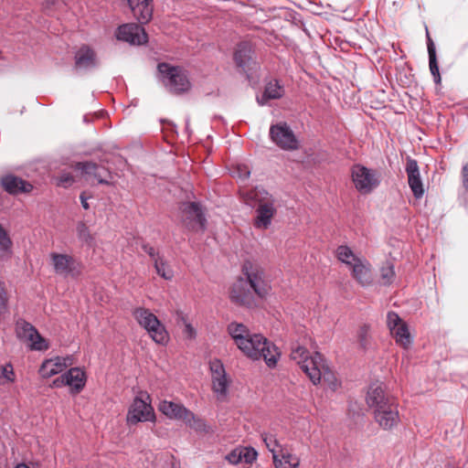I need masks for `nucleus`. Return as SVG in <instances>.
Returning a JSON list of instances; mask_svg holds the SVG:
<instances>
[{"mask_svg":"<svg viewBox=\"0 0 468 468\" xmlns=\"http://www.w3.org/2000/svg\"><path fill=\"white\" fill-rule=\"evenodd\" d=\"M242 277H239L229 291L230 301L238 305L252 308L258 299H265L271 285L265 269L258 262L245 261L241 267Z\"/></svg>","mask_w":468,"mask_h":468,"instance_id":"f257e3e1","label":"nucleus"},{"mask_svg":"<svg viewBox=\"0 0 468 468\" xmlns=\"http://www.w3.org/2000/svg\"><path fill=\"white\" fill-rule=\"evenodd\" d=\"M366 401L374 410V420L381 429L391 431L400 422L398 400L386 395L382 384L373 383L369 386Z\"/></svg>","mask_w":468,"mask_h":468,"instance_id":"f03ea898","label":"nucleus"},{"mask_svg":"<svg viewBox=\"0 0 468 468\" xmlns=\"http://www.w3.org/2000/svg\"><path fill=\"white\" fill-rule=\"evenodd\" d=\"M290 356L300 366L314 385L320 383L323 379L332 390L338 388L337 379L320 353L315 352L314 355H310L306 347L296 345L292 347Z\"/></svg>","mask_w":468,"mask_h":468,"instance_id":"7ed1b4c3","label":"nucleus"},{"mask_svg":"<svg viewBox=\"0 0 468 468\" xmlns=\"http://www.w3.org/2000/svg\"><path fill=\"white\" fill-rule=\"evenodd\" d=\"M245 203L255 207L253 225L258 229H267L277 212L275 197L263 187L256 186L244 194Z\"/></svg>","mask_w":468,"mask_h":468,"instance_id":"20e7f679","label":"nucleus"},{"mask_svg":"<svg viewBox=\"0 0 468 468\" xmlns=\"http://www.w3.org/2000/svg\"><path fill=\"white\" fill-rule=\"evenodd\" d=\"M239 349L253 360L263 359L269 367H275L281 356L277 346L261 334H251Z\"/></svg>","mask_w":468,"mask_h":468,"instance_id":"39448f33","label":"nucleus"},{"mask_svg":"<svg viewBox=\"0 0 468 468\" xmlns=\"http://www.w3.org/2000/svg\"><path fill=\"white\" fill-rule=\"evenodd\" d=\"M158 71L165 87L173 93H183L189 90L191 83L186 70L168 63H159Z\"/></svg>","mask_w":468,"mask_h":468,"instance_id":"423d86ee","label":"nucleus"},{"mask_svg":"<svg viewBox=\"0 0 468 468\" xmlns=\"http://www.w3.org/2000/svg\"><path fill=\"white\" fill-rule=\"evenodd\" d=\"M350 174L355 188L363 195L372 193L381 182L380 175L377 170L361 164L352 165Z\"/></svg>","mask_w":468,"mask_h":468,"instance_id":"0eeeda50","label":"nucleus"},{"mask_svg":"<svg viewBox=\"0 0 468 468\" xmlns=\"http://www.w3.org/2000/svg\"><path fill=\"white\" fill-rule=\"evenodd\" d=\"M183 226L193 232H204L207 229L205 209L199 202H184L180 207Z\"/></svg>","mask_w":468,"mask_h":468,"instance_id":"6e6552de","label":"nucleus"},{"mask_svg":"<svg viewBox=\"0 0 468 468\" xmlns=\"http://www.w3.org/2000/svg\"><path fill=\"white\" fill-rule=\"evenodd\" d=\"M128 424L138 422L153 421L155 420L154 409L151 405V399L148 393L140 392L131 404L127 417Z\"/></svg>","mask_w":468,"mask_h":468,"instance_id":"1a4fd4ad","label":"nucleus"},{"mask_svg":"<svg viewBox=\"0 0 468 468\" xmlns=\"http://www.w3.org/2000/svg\"><path fill=\"white\" fill-rule=\"evenodd\" d=\"M270 136L272 142L281 149L292 151L299 147V142L294 133L286 122L271 125Z\"/></svg>","mask_w":468,"mask_h":468,"instance_id":"9d476101","label":"nucleus"},{"mask_svg":"<svg viewBox=\"0 0 468 468\" xmlns=\"http://www.w3.org/2000/svg\"><path fill=\"white\" fill-rule=\"evenodd\" d=\"M50 259L57 274L78 278L81 273V264L72 256L63 253L52 252Z\"/></svg>","mask_w":468,"mask_h":468,"instance_id":"9b49d317","label":"nucleus"},{"mask_svg":"<svg viewBox=\"0 0 468 468\" xmlns=\"http://www.w3.org/2000/svg\"><path fill=\"white\" fill-rule=\"evenodd\" d=\"M209 369L211 374L212 390L217 395L218 399H223L227 397L229 380L223 363L218 359L209 361Z\"/></svg>","mask_w":468,"mask_h":468,"instance_id":"f8f14e48","label":"nucleus"},{"mask_svg":"<svg viewBox=\"0 0 468 468\" xmlns=\"http://www.w3.org/2000/svg\"><path fill=\"white\" fill-rule=\"evenodd\" d=\"M16 334L19 338L25 339L28 343L31 350L46 351L49 347L48 342L28 322H18L16 324Z\"/></svg>","mask_w":468,"mask_h":468,"instance_id":"ddd939ff","label":"nucleus"},{"mask_svg":"<svg viewBox=\"0 0 468 468\" xmlns=\"http://www.w3.org/2000/svg\"><path fill=\"white\" fill-rule=\"evenodd\" d=\"M117 38L133 45H143L148 40L147 33L143 25L128 23L120 26L117 29Z\"/></svg>","mask_w":468,"mask_h":468,"instance_id":"4468645a","label":"nucleus"},{"mask_svg":"<svg viewBox=\"0 0 468 468\" xmlns=\"http://www.w3.org/2000/svg\"><path fill=\"white\" fill-rule=\"evenodd\" d=\"M75 169L80 171L87 180H97L99 184L108 185L106 179L109 171L103 165L93 162H79L75 165Z\"/></svg>","mask_w":468,"mask_h":468,"instance_id":"2eb2a0df","label":"nucleus"},{"mask_svg":"<svg viewBox=\"0 0 468 468\" xmlns=\"http://www.w3.org/2000/svg\"><path fill=\"white\" fill-rule=\"evenodd\" d=\"M129 7L141 25L148 24L153 18V0H127Z\"/></svg>","mask_w":468,"mask_h":468,"instance_id":"dca6fc26","label":"nucleus"},{"mask_svg":"<svg viewBox=\"0 0 468 468\" xmlns=\"http://www.w3.org/2000/svg\"><path fill=\"white\" fill-rule=\"evenodd\" d=\"M406 173L408 176V183L414 197L420 199L423 197L424 188L420 179L419 165L416 160L409 158L406 164Z\"/></svg>","mask_w":468,"mask_h":468,"instance_id":"f3484780","label":"nucleus"},{"mask_svg":"<svg viewBox=\"0 0 468 468\" xmlns=\"http://www.w3.org/2000/svg\"><path fill=\"white\" fill-rule=\"evenodd\" d=\"M71 364L69 357L55 356L45 359L40 367L39 374L44 378H49L65 370Z\"/></svg>","mask_w":468,"mask_h":468,"instance_id":"a211bd4d","label":"nucleus"},{"mask_svg":"<svg viewBox=\"0 0 468 468\" xmlns=\"http://www.w3.org/2000/svg\"><path fill=\"white\" fill-rule=\"evenodd\" d=\"M252 48L249 42H241L237 46L234 53V60L239 68L247 74L248 78L250 75L249 70L252 69L256 66V63L252 61Z\"/></svg>","mask_w":468,"mask_h":468,"instance_id":"6ab92c4d","label":"nucleus"},{"mask_svg":"<svg viewBox=\"0 0 468 468\" xmlns=\"http://www.w3.org/2000/svg\"><path fill=\"white\" fill-rule=\"evenodd\" d=\"M352 277L363 287L368 286L373 282V274L370 263L360 258L349 267Z\"/></svg>","mask_w":468,"mask_h":468,"instance_id":"aec40b11","label":"nucleus"},{"mask_svg":"<svg viewBox=\"0 0 468 468\" xmlns=\"http://www.w3.org/2000/svg\"><path fill=\"white\" fill-rule=\"evenodd\" d=\"M158 410L170 420L183 421L186 416H192V411L186 409L182 403L166 399L160 401Z\"/></svg>","mask_w":468,"mask_h":468,"instance_id":"412c9836","label":"nucleus"},{"mask_svg":"<svg viewBox=\"0 0 468 468\" xmlns=\"http://www.w3.org/2000/svg\"><path fill=\"white\" fill-rule=\"evenodd\" d=\"M1 184L4 189L11 195L28 193L33 188V186L29 182L13 175L3 176Z\"/></svg>","mask_w":468,"mask_h":468,"instance_id":"4be33fe9","label":"nucleus"},{"mask_svg":"<svg viewBox=\"0 0 468 468\" xmlns=\"http://www.w3.org/2000/svg\"><path fill=\"white\" fill-rule=\"evenodd\" d=\"M272 461L275 468H298L300 465V458L286 445L274 454Z\"/></svg>","mask_w":468,"mask_h":468,"instance_id":"5701e85b","label":"nucleus"},{"mask_svg":"<svg viewBox=\"0 0 468 468\" xmlns=\"http://www.w3.org/2000/svg\"><path fill=\"white\" fill-rule=\"evenodd\" d=\"M66 384L70 388L71 393H80L85 387L87 377L83 369L71 367L66 373Z\"/></svg>","mask_w":468,"mask_h":468,"instance_id":"b1692460","label":"nucleus"},{"mask_svg":"<svg viewBox=\"0 0 468 468\" xmlns=\"http://www.w3.org/2000/svg\"><path fill=\"white\" fill-rule=\"evenodd\" d=\"M95 52L88 46H82L75 54V68L78 69H90L95 68Z\"/></svg>","mask_w":468,"mask_h":468,"instance_id":"393cba45","label":"nucleus"},{"mask_svg":"<svg viewBox=\"0 0 468 468\" xmlns=\"http://www.w3.org/2000/svg\"><path fill=\"white\" fill-rule=\"evenodd\" d=\"M284 95V89L277 80L269 81L264 89V92L261 97H257V102L263 106L269 100L281 99Z\"/></svg>","mask_w":468,"mask_h":468,"instance_id":"a878e982","label":"nucleus"},{"mask_svg":"<svg viewBox=\"0 0 468 468\" xmlns=\"http://www.w3.org/2000/svg\"><path fill=\"white\" fill-rule=\"evenodd\" d=\"M132 314L138 324L145 331L153 325H158L160 321L155 314L149 309L144 307H136L133 310Z\"/></svg>","mask_w":468,"mask_h":468,"instance_id":"bb28decb","label":"nucleus"},{"mask_svg":"<svg viewBox=\"0 0 468 468\" xmlns=\"http://www.w3.org/2000/svg\"><path fill=\"white\" fill-rule=\"evenodd\" d=\"M228 333L234 339L238 347L243 345L244 340L251 335L246 325L235 322L228 325Z\"/></svg>","mask_w":468,"mask_h":468,"instance_id":"cd10ccee","label":"nucleus"},{"mask_svg":"<svg viewBox=\"0 0 468 468\" xmlns=\"http://www.w3.org/2000/svg\"><path fill=\"white\" fill-rule=\"evenodd\" d=\"M428 37V54H429V67L431 74L433 77V80L436 84L441 83V75L439 71V65L436 56V50L435 46L431 38L430 37L429 34L427 33Z\"/></svg>","mask_w":468,"mask_h":468,"instance_id":"c85d7f7f","label":"nucleus"},{"mask_svg":"<svg viewBox=\"0 0 468 468\" xmlns=\"http://www.w3.org/2000/svg\"><path fill=\"white\" fill-rule=\"evenodd\" d=\"M13 255V241L7 231L0 225V261L11 259Z\"/></svg>","mask_w":468,"mask_h":468,"instance_id":"c756f323","label":"nucleus"},{"mask_svg":"<svg viewBox=\"0 0 468 468\" xmlns=\"http://www.w3.org/2000/svg\"><path fill=\"white\" fill-rule=\"evenodd\" d=\"M390 334L395 338L396 343L403 348L407 349L411 345L412 338L406 323L397 326L393 331H390Z\"/></svg>","mask_w":468,"mask_h":468,"instance_id":"7c9ffc66","label":"nucleus"},{"mask_svg":"<svg viewBox=\"0 0 468 468\" xmlns=\"http://www.w3.org/2000/svg\"><path fill=\"white\" fill-rule=\"evenodd\" d=\"M146 332L156 344L165 346L169 341V334L161 321L158 322V325L150 326Z\"/></svg>","mask_w":468,"mask_h":468,"instance_id":"2f4dec72","label":"nucleus"},{"mask_svg":"<svg viewBox=\"0 0 468 468\" xmlns=\"http://www.w3.org/2000/svg\"><path fill=\"white\" fill-rule=\"evenodd\" d=\"M335 256L338 261L348 267L352 266L356 260L360 259L356 256L350 247L346 245L338 246L335 250Z\"/></svg>","mask_w":468,"mask_h":468,"instance_id":"473e14b6","label":"nucleus"},{"mask_svg":"<svg viewBox=\"0 0 468 468\" xmlns=\"http://www.w3.org/2000/svg\"><path fill=\"white\" fill-rule=\"evenodd\" d=\"M154 267L156 273L163 279L166 281H171L173 279L174 271L164 255L154 262Z\"/></svg>","mask_w":468,"mask_h":468,"instance_id":"72a5a7b5","label":"nucleus"},{"mask_svg":"<svg viewBox=\"0 0 468 468\" xmlns=\"http://www.w3.org/2000/svg\"><path fill=\"white\" fill-rule=\"evenodd\" d=\"M183 421L186 426L196 431L197 432L207 433L209 431V428L206 421L203 419L196 416L193 412L192 416H186Z\"/></svg>","mask_w":468,"mask_h":468,"instance_id":"f704fd0d","label":"nucleus"},{"mask_svg":"<svg viewBox=\"0 0 468 468\" xmlns=\"http://www.w3.org/2000/svg\"><path fill=\"white\" fill-rule=\"evenodd\" d=\"M261 439L266 445L267 449L271 452L272 458L274 457V454H277L279 452V450L282 448L284 445H282L276 436L271 433H262Z\"/></svg>","mask_w":468,"mask_h":468,"instance_id":"c9c22d12","label":"nucleus"},{"mask_svg":"<svg viewBox=\"0 0 468 468\" xmlns=\"http://www.w3.org/2000/svg\"><path fill=\"white\" fill-rule=\"evenodd\" d=\"M357 341L359 346L366 349L369 345L370 340V326L367 324H362L356 334Z\"/></svg>","mask_w":468,"mask_h":468,"instance_id":"e433bc0d","label":"nucleus"},{"mask_svg":"<svg viewBox=\"0 0 468 468\" xmlns=\"http://www.w3.org/2000/svg\"><path fill=\"white\" fill-rule=\"evenodd\" d=\"M380 276L385 285H389L392 283L395 278V271L394 266L390 262H387L380 269Z\"/></svg>","mask_w":468,"mask_h":468,"instance_id":"4c0bfd02","label":"nucleus"},{"mask_svg":"<svg viewBox=\"0 0 468 468\" xmlns=\"http://www.w3.org/2000/svg\"><path fill=\"white\" fill-rule=\"evenodd\" d=\"M77 234H78L79 239H80L81 241H83L89 245L91 244L93 238L90 232L89 228L87 227V225L84 222L80 221L78 223Z\"/></svg>","mask_w":468,"mask_h":468,"instance_id":"58836bf2","label":"nucleus"},{"mask_svg":"<svg viewBox=\"0 0 468 468\" xmlns=\"http://www.w3.org/2000/svg\"><path fill=\"white\" fill-rule=\"evenodd\" d=\"M241 463L251 464L257 459V452L251 447H240Z\"/></svg>","mask_w":468,"mask_h":468,"instance_id":"ea45409f","label":"nucleus"},{"mask_svg":"<svg viewBox=\"0 0 468 468\" xmlns=\"http://www.w3.org/2000/svg\"><path fill=\"white\" fill-rule=\"evenodd\" d=\"M404 324L399 314L395 312H388L387 314V325L389 331H393L397 326H400V324Z\"/></svg>","mask_w":468,"mask_h":468,"instance_id":"a19ab883","label":"nucleus"},{"mask_svg":"<svg viewBox=\"0 0 468 468\" xmlns=\"http://www.w3.org/2000/svg\"><path fill=\"white\" fill-rule=\"evenodd\" d=\"M233 175L241 180H246L250 176V169L247 165L239 164L234 167Z\"/></svg>","mask_w":468,"mask_h":468,"instance_id":"79ce46f5","label":"nucleus"},{"mask_svg":"<svg viewBox=\"0 0 468 468\" xmlns=\"http://www.w3.org/2000/svg\"><path fill=\"white\" fill-rule=\"evenodd\" d=\"M8 296L5 282L0 281V314L7 310Z\"/></svg>","mask_w":468,"mask_h":468,"instance_id":"37998d69","label":"nucleus"},{"mask_svg":"<svg viewBox=\"0 0 468 468\" xmlns=\"http://www.w3.org/2000/svg\"><path fill=\"white\" fill-rule=\"evenodd\" d=\"M65 5L64 0H47L45 8L48 14H51L56 10H62Z\"/></svg>","mask_w":468,"mask_h":468,"instance_id":"c03bdc74","label":"nucleus"},{"mask_svg":"<svg viewBox=\"0 0 468 468\" xmlns=\"http://www.w3.org/2000/svg\"><path fill=\"white\" fill-rule=\"evenodd\" d=\"M74 183V177L70 173L64 172L58 177V186L67 188Z\"/></svg>","mask_w":468,"mask_h":468,"instance_id":"a18cd8bd","label":"nucleus"},{"mask_svg":"<svg viewBox=\"0 0 468 468\" xmlns=\"http://www.w3.org/2000/svg\"><path fill=\"white\" fill-rule=\"evenodd\" d=\"M142 249L150 257L153 262H155V261H157L158 258H161L163 256L155 248H154L148 243L143 244Z\"/></svg>","mask_w":468,"mask_h":468,"instance_id":"49530a36","label":"nucleus"},{"mask_svg":"<svg viewBox=\"0 0 468 468\" xmlns=\"http://www.w3.org/2000/svg\"><path fill=\"white\" fill-rule=\"evenodd\" d=\"M225 459L231 464H239L241 463L240 448H235L228 453Z\"/></svg>","mask_w":468,"mask_h":468,"instance_id":"de8ad7c7","label":"nucleus"},{"mask_svg":"<svg viewBox=\"0 0 468 468\" xmlns=\"http://www.w3.org/2000/svg\"><path fill=\"white\" fill-rule=\"evenodd\" d=\"M461 177L463 186L465 192L468 194V162L465 163L462 167Z\"/></svg>","mask_w":468,"mask_h":468,"instance_id":"09e8293b","label":"nucleus"},{"mask_svg":"<svg viewBox=\"0 0 468 468\" xmlns=\"http://www.w3.org/2000/svg\"><path fill=\"white\" fill-rule=\"evenodd\" d=\"M183 333L188 339H195L197 336V331L190 323H186Z\"/></svg>","mask_w":468,"mask_h":468,"instance_id":"8fccbe9b","label":"nucleus"},{"mask_svg":"<svg viewBox=\"0 0 468 468\" xmlns=\"http://www.w3.org/2000/svg\"><path fill=\"white\" fill-rule=\"evenodd\" d=\"M2 374H3L4 378H6L7 380H9V381L14 380V378H13L14 371H13V367L10 364H8L3 367Z\"/></svg>","mask_w":468,"mask_h":468,"instance_id":"3c124183","label":"nucleus"},{"mask_svg":"<svg viewBox=\"0 0 468 468\" xmlns=\"http://www.w3.org/2000/svg\"><path fill=\"white\" fill-rule=\"evenodd\" d=\"M66 380H67L66 375L63 374L60 377H58L53 380L51 387L52 388H62L64 386H67Z\"/></svg>","mask_w":468,"mask_h":468,"instance_id":"603ef678","label":"nucleus"},{"mask_svg":"<svg viewBox=\"0 0 468 468\" xmlns=\"http://www.w3.org/2000/svg\"><path fill=\"white\" fill-rule=\"evenodd\" d=\"M89 197L86 196L85 192H82L80 196V199L81 202V206L85 210H88L90 208V205L88 203Z\"/></svg>","mask_w":468,"mask_h":468,"instance_id":"864d4df0","label":"nucleus"},{"mask_svg":"<svg viewBox=\"0 0 468 468\" xmlns=\"http://www.w3.org/2000/svg\"><path fill=\"white\" fill-rule=\"evenodd\" d=\"M178 320L186 325V323H189L183 313H177Z\"/></svg>","mask_w":468,"mask_h":468,"instance_id":"5fc2aeb1","label":"nucleus"},{"mask_svg":"<svg viewBox=\"0 0 468 468\" xmlns=\"http://www.w3.org/2000/svg\"><path fill=\"white\" fill-rule=\"evenodd\" d=\"M14 468H30V467L24 463H20L16 464Z\"/></svg>","mask_w":468,"mask_h":468,"instance_id":"6e6d98bb","label":"nucleus"},{"mask_svg":"<svg viewBox=\"0 0 468 468\" xmlns=\"http://www.w3.org/2000/svg\"><path fill=\"white\" fill-rule=\"evenodd\" d=\"M173 468H179V464L176 465V463H173Z\"/></svg>","mask_w":468,"mask_h":468,"instance_id":"4d7b16f0","label":"nucleus"}]
</instances>
